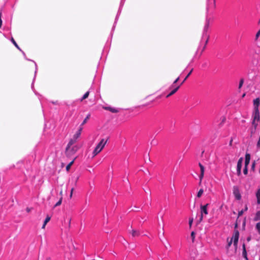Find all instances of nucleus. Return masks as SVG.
Returning <instances> with one entry per match:
<instances>
[{"label":"nucleus","instance_id":"f257e3e1","mask_svg":"<svg viewBox=\"0 0 260 260\" xmlns=\"http://www.w3.org/2000/svg\"><path fill=\"white\" fill-rule=\"evenodd\" d=\"M215 7V0H207L206 21L202 32V38L200 41V45L199 47V48H200L201 47L202 44H204L201 53L204 51L209 41V35L208 34V30L209 25L212 21V14ZM199 49V48H198V50Z\"/></svg>","mask_w":260,"mask_h":260},{"label":"nucleus","instance_id":"f03ea898","mask_svg":"<svg viewBox=\"0 0 260 260\" xmlns=\"http://www.w3.org/2000/svg\"><path fill=\"white\" fill-rule=\"evenodd\" d=\"M107 142V140L102 139L101 140V141L98 143L93 151V156H95L102 150Z\"/></svg>","mask_w":260,"mask_h":260},{"label":"nucleus","instance_id":"7ed1b4c3","mask_svg":"<svg viewBox=\"0 0 260 260\" xmlns=\"http://www.w3.org/2000/svg\"><path fill=\"white\" fill-rule=\"evenodd\" d=\"M209 204H206V205H201L200 206V212H201V215L200 217L199 218V219L198 220V222H201L203 219V217L205 215H207L208 214V207L209 206Z\"/></svg>","mask_w":260,"mask_h":260},{"label":"nucleus","instance_id":"20e7f679","mask_svg":"<svg viewBox=\"0 0 260 260\" xmlns=\"http://www.w3.org/2000/svg\"><path fill=\"white\" fill-rule=\"evenodd\" d=\"M252 118V124L254 125L255 127H256L257 126V124H255V121H259L260 123V114L258 108H256V110L254 109Z\"/></svg>","mask_w":260,"mask_h":260},{"label":"nucleus","instance_id":"39448f33","mask_svg":"<svg viewBox=\"0 0 260 260\" xmlns=\"http://www.w3.org/2000/svg\"><path fill=\"white\" fill-rule=\"evenodd\" d=\"M20 51H21L23 54V55L24 56V58L27 60H29V61H32L33 62H34L35 64V76H34V79H33V81H32V83L31 84V88L32 89L34 88V81H35V78H36V74H37V70H38V67H37V64L36 63V62L32 60H31V59H27L26 57V55H25V53H24V51H23L21 49V50H19Z\"/></svg>","mask_w":260,"mask_h":260},{"label":"nucleus","instance_id":"423d86ee","mask_svg":"<svg viewBox=\"0 0 260 260\" xmlns=\"http://www.w3.org/2000/svg\"><path fill=\"white\" fill-rule=\"evenodd\" d=\"M124 0H121V2H120V7H119V10H118V13H117V14L116 16V18H115V21H114V24H113V27H112V31H113L115 27V25H116V24L117 23V21L118 20V17H119V15H120V13L121 12V9H122V7L124 4Z\"/></svg>","mask_w":260,"mask_h":260},{"label":"nucleus","instance_id":"0eeeda50","mask_svg":"<svg viewBox=\"0 0 260 260\" xmlns=\"http://www.w3.org/2000/svg\"><path fill=\"white\" fill-rule=\"evenodd\" d=\"M243 161V157H240L237 162V174L238 176H240L241 174V168L242 166V163Z\"/></svg>","mask_w":260,"mask_h":260},{"label":"nucleus","instance_id":"6e6552de","mask_svg":"<svg viewBox=\"0 0 260 260\" xmlns=\"http://www.w3.org/2000/svg\"><path fill=\"white\" fill-rule=\"evenodd\" d=\"M239 237V232L238 231H235L234 234L233 236V241L234 246H235L236 249L237 247Z\"/></svg>","mask_w":260,"mask_h":260},{"label":"nucleus","instance_id":"1a4fd4ad","mask_svg":"<svg viewBox=\"0 0 260 260\" xmlns=\"http://www.w3.org/2000/svg\"><path fill=\"white\" fill-rule=\"evenodd\" d=\"M233 193L235 196V198L237 200H239L241 199V194L240 193V191H239V188L238 187H237V186L234 187Z\"/></svg>","mask_w":260,"mask_h":260},{"label":"nucleus","instance_id":"9d476101","mask_svg":"<svg viewBox=\"0 0 260 260\" xmlns=\"http://www.w3.org/2000/svg\"><path fill=\"white\" fill-rule=\"evenodd\" d=\"M77 140L76 139H75V138H74L73 137L70 140L66 149V151L67 152H68L70 150L71 146H72L74 143H75L77 142Z\"/></svg>","mask_w":260,"mask_h":260},{"label":"nucleus","instance_id":"9b49d317","mask_svg":"<svg viewBox=\"0 0 260 260\" xmlns=\"http://www.w3.org/2000/svg\"><path fill=\"white\" fill-rule=\"evenodd\" d=\"M104 109L106 110H108L110 112H111L112 113H118L119 110L118 109H117V108H113V107H105L104 108Z\"/></svg>","mask_w":260,"mask_h":260},{"label":"nucleus","instance_id":"f8f14e48","mask_svg":"<svg viewBox=\"0 0 260 260\" xmlns=\"http://www.w3.org/2000/svg\"><path fill=\"white\" fill-rule=\"evenodd\" d=\"M82 130H83V127L79 126L78 131L76 132V133L73 136V137L75 138V139H76L77 140L80 137Z\"/></svg>","mask_w":260,"mask_h":260},{"label":"nucleus","instance_id":"ddd939ff","mask_svg":"<svg viewBox=\"0 0 260 260\" xmlns=\"http://www.w3.org/2000/svg\"><path fill=\"white\" fill-rule=\"evenodd\" d=\"M242 249H243V251H242L243 257L245 259V260H248V258L247 257V251H246V246H245V244L244 243H243L242 245Z\"/></svg>","mask_w":260,"mask_h":260},{"label":"nucleus","instance_id":"4468645a","mask_svg":"<svg viewBox=\"0 0 260 260\" xmlns=\"http://www.w3.org/2000/svg\"><path fill=\"white\" fill-rule=\"evenodd\" d=\"M259 105H260L259 98H257L253 100V106H254V110H256V108L258 109V107H259Z\"/></svg>","mask_w":260,"mask_h":260},{"label":"nucleus","instance_id":"2eb2a0df","mask_svg":"<svg viewBox=\"0 0 260 260\" xmlns=\"http://www.w3.org/2000/svg\"><path fill=\"white\" fill-rule=\"evenodd\" d=\"M199 167H200V170H201V174L200 175L199 177H200V181H201V180H202V179L204 177V167L200 162L199 164Z\"/></svg>","mask_w":260,"mask_h":260},{"label":"nucleus","instance_id":"dca6fc26","mask_svg":"<svg viewBox=\"0 0 260 260\" xmlns=\"http://www.w3.org/2000/svg\"><path fill=\"white\" fill-rule=\"evenodd\" d=\"M250 155L248 153H246L245 158V165L244 166L248 167L250 162Z\"/></svg>","mask_w":260,"mask_h":260},{"label":"nucleus","instance_id":"f3484780","mask_svg":"<svg viewBox=\"0 0 260 260\" xmlns=\"http://www.w3.org/2000/svg\"><path fill=\"white\" fill-rule=\"evenodd\" d=\"M180 87V85L176 87L173 90H172L167 96H166V98H169L170 97V96L172 95L173 94H174L178 90V89Z\"/></svg>","mask_w":260,"mask_h":260},{"label":"nucleus","instance_id":"a211bd4d","mask_svg":"<svg viewBox=\"0 0 260 260\" xmlns=\"http://www.w3.org/2000/svg\"><path fill=\"white\" fill-rule=\"evenodd\" d=\"M90 117V114H87L85 118L83 120L81 124L80 125V127H83V126L87 122V120Z\"/></svg>","mask_w":260,"mask_h":260},{"label":"nucleus","instance_id":"6ab92c4d","mask_svg":"<svg viewBox=\"0 0 260 260\" xmlns=\"http://www.w3.org/2000/svg\"><path fill=\"white\" fill-rule=\"evenodd\" d=\"M260 220V210L256 212L255 216L253 218V220L255 221H258Z\"/></svg>","mask_w":260,"mask_h":260},{"label":"nucleus","instance_id":"aec40b11","mask_svg":"<svg viewBox=\"0 0 260 260\" xmlns=\"http://www.w3.org/2000/svg\"><path fill=\"white\" fill-rule=\"evenodd\" d=\"M132 235L133 237H138L140 235V232L139 231L136 230H132Z\"/></svg>","mask_w":260,"mask_h":260},{"label":"nucleus","instance_id":"412c9836","mask_svg":"<svg viewBox=\"0 0 260 260\" xmlns=\"http://www.w3.org/2000/svg\"><path fill=\"white\" fill-rule=\"evenodd\" d=\"M256 196L257 198V203L258 204H260V188L257 190Z\"/></svg>","mask_w":260,"mask_h":260},{"label":"nucleus","instance_id":"4be33fe9","mask_svg":"<svg viewBox=\"0 0 260 260\" xmlns=\"http://www.w3.org/2000/svg\"><path fill=\"white\" fill-rule=\"evenodd\" d=\"M11 41L12 42V43L14 44V45L19 50H21V49L19 47V46L18 45V44L16 43V42H15V41L14 40V39H13V38H12L11 39Z\"/></svg>","mask_w":260,"mask_h":260},{"label":"nucleus","instance_id":"5701e85b","mask_svg":"<svg viewBox=\"0 0 260 260\" xmlns=\"http://www.w3.org/2000/svg\"><path fill=\"white\" fill-rule=\"evenodd\" d=\"M203 192H204V190L202 188L200 189L199 190V191L198 192V193L197 195V198H200L202 196Z\"/></svg>","mask_w":260,"mask_h":260},{"label":"nucleus","instance_id":"b1692460","mask_svg":"<svg viewBox=\"0 0 260 260\" xmlns=\"http://www.w3.org/2000/svg\"><path fill=\"white\" fill-rule=\"evenodd\" d=\"M255 229L257 230L258 234H260V221L256 224Z\"/></svg>","mask_w":260,"mask_h":260},{"label":"nucleus","instance_id":"393cba45","mask_svg":"<svg viewBox=\"0 0 260 260\" xmlns=\"http://www.w3.org/2000/svg\"><path fill=\"white\" fill-rule=\"evenodd\" d=\"M244 79L242 78L240 79L239 84V86H238L239 89H240L242 87L243 83H244Z\"/></svg>","mask_w":260,"mask_h":260},{"label":"nucleus","instance_id":"a878e982","mask_svg":"<svg viewBox=\"0 0 260 260\" xmlns=\"http://www.w3.org/2000/svg\"><path fill=\"white\" fill-rule=\"evenodd\" d=\"M89 91H87L82 96V98L81 99V101H83V100L87 99L89 95Z\"/></svg>","mask_w":260,"mask_h":260},{"label":"nucleus","instance_id":"bb28decb","mask_svg":"<svg viewBox=\"0 0 260 260\" xmlns=\"http://www.w3.org/2000/svg\"><path fill=\"white\" fill-rule=\"evenodd\" d=\"M233 243V237L231 238L230 241L228 242V245L226 246V248L227 250L229 249V247L231 246Z\"/></svg>","mask_w":260,"mask_h":260},{"label":"nucleus","instance_id":"cd10ccee","mask_svg":"<svg viewBox=\"0 0 260 260\" xmlns=\"http://www.w3.org/2000/svg\"><path fill=\"white\" fill-rule=\"evenodd\" d=\"M74 163V160H72L71 162H70L66 167V170L67 171H69V170L71 168V166L73 165V164Z\"/></svg>","mask_w":260,"mask_h":260},{"label":"nucleus","instance_id":"c85d7f7f","mask_svg":"<svg viewBox=\"0 0 260 260\" xmlns=\"http://www.w3.org/2000/svg\"><path fill=\"white\" fill-rule=\"evenodd\" d=\"M193 71V69H192L191 70V71L188 73V74L187 75V76H186V77L184 78V79L183 80V81H182V82L181 83V85L182 84H183V83L187 79V78L190 75V74H191L192 72Z\"/></svg>","mask_w":260,"mask_h":260},{"label":"nucleus","instance_id":"c756f323","mask_svg":"<svg viewBox=\"0 0 260 260\" xmlns=\"http://www.w3.org/2000/svg\"><path fill=\"white\" fill-rule=\"evenodd\" d=\"M190 236L192 239V242H193L195 239V232L193 231L191 232Z\"/></svg>","mask_w":260,"mask_h":260},{"label":"nucleus","instance_id":"7c9ffc66","mask_svg":"<svg viewBox=\"0 0 260 260\" xmlns=\"http://www.w3.org/2000/svg\"><path fill=\"white\" fill-rule=\"evenodd\" d=\"M50 220V217H49V216H47L45 219V220H44V224H46L49 221V220Z\"/></svg>","mask_w":260,"mask_h":260},{"label":"nucleus","instance_id":"2f4dec72","mask_svg":"<svg viewBox=\"0 0 260 260\" xmlns=\"http://www.w3.org/2000/svg\"><path fill=\"white\" fill-rule=\"evenodd\" d=\"M243 173L245 175H247V173H248V167L244 166V170H243Z\"/></svg>","mask_w":260,"mask_h":260},{"label":"nucleus","instance_id":"473e14b6","mask_svg":"<svg viewBox=\"0 0 260 260\" xmlns=\"http://www.w3.org/2000/svg\"><path fill=\"white\" fill-rule=\"evenodd\" d=\"M62 199H60L55 205V207L58 206L61 204Z\"/></svg>","mask_w":260,"mask_h":260},{"label":"nucleus","instance_id":"72a5a7b5","mask_svg":"<svg viewBox=\"0 0 260 260\" xmlns=\"http://www.w3.org/2000/svg\"><path fill=\"white\" fill-rule=\"evenodd\" d=\"M259 36H260V30H259L256 34V35H255V40H256L258 39Z\"/></svg>","mask_w":260,"mask_h":260},{"label":"nucleus","instance_id":"f704fd0d","mask_svg":"<svg viewBox=\"0 0 260 260\" xmlns=\"http://www.w3.org/2000/svg\"><path fill=\"white\" fill-rule=\"evenodd\" d=\"M52 104H54V105H59V102L56 101H51L50 102Z\"/></svg>","mask_w":260,"mask_h":260},{"label":"nucleus","instance_id":"c9c22d12","mask_svg":"<svg viewBox=\"0 0 260 260\" xmlns=\"http://www.w3.org/2000/svg\"><path fill=\"white\" fill-rule=\"evenodd\" d=\"M193 218H189V224L190 226H191V224H192V223L193 222Z\"/></svg>","mask_w":260,"mask_h":260},{"label":"nucleus","instance_id":"e433bc0d","mask_svg":"<svg viewBox=\"0 0 260 260\" xmlns=\"http://www.w3.org/2000/svg\"><path fill=\"white\" fill-rule=\"evenodd\" d=\"M179 80V77H178V78H177V79H176L174 81V82H173V85H172V86H174V85L175 84H176V83L178 81V80Z\"/></svg>","mask_w":260,"mask_h":260},{"label":"nucleus","instance_id":"4c0bfd02","mask_svg":"<svg viewBox=\"0 0 260 260\" xmlns=\"http://www.w3.org/2000/svg\"><path fill=\"white\" fill-rule=\"evenodd\" d=\"M77 147L74 146L72 148V151H73L74 152H75L77 150Z\"/></svg>","mask_w":260,"mask_h":260},{"label":"nucleus","instance_id":"58836bf2","mask_svg":"<svg viewBox=\"0 0 260 260\" xmlns=\"http://www.w3.org/2000/svg\"><path fill=\"white\" fill-rule=\"evenodd\" d=\"M1 15H2V13L0 12V28L1 27L2 25V20L1 19Z\"/></svg>","mask_w":260,"mask_h":260},{"label":"nucleus","instance_id":"ea45409f","mask_svg":"<svg viewBox=\"0 0 260 260\" xmlns=\"http://www.w3.org/2000/svg\"><path fill=\"white\" fill-rule=\"evenodd\" d=\"M243 213V211L242 210L240 211L238 213L239 216H241Z\"/></svg>","mask_w":260,"mask_h":260},{"label":"nucleus","instance_id":"a19ab883","mask_svg":"<svg viewBox=\"0 0 260 260\" xmlns=\"http://www.w3.org/2000/svg\"><path fill=\"white\" fill-rule=\"evenodd\" d=\"M73 190H74V188H72L71 190V193H70V198H72V197Z\"/></svg>","mask_w":260,"mask_h":260},{"label":"nucleus","instance_id":"79ce46f5","mask_svg":"<svg viewBox=\"0 0 260 260\" xmlns=\"http://www.w3.org/2000/svg\"><path fill=\"white\" fill-rule=\"evenodd\" d=\"M30 210H31V209L30 208H26V211L27 212H29L30 211Z\"/></svg>","mask_w":260,"mask_h":260},{"label":"nucleus","instance_id":"37998d69","mask_svg":"<svg viewBox=\"0 0 260 260\" xmlns=\"http://www.w3.org/2000/svg\"><path fill=\"white\" fill-rule=\"evenodd\" d=\"M46 224H44V223H43V226H42V229H44V228H45V226H46Z\"/></svg>","mask_w":260,"mask_h":260},{"label":"nucleus","instance_id":"c03bdc74","mask_svg":"<svg viewBox=\"0 0 260 260\" xmlns=\"http://www.w3.org/2000/svg\"><path fill=\"white\" fill-rule=\"evenodd\" d=\"M254 165H255V164L254 162V163H253V164L252 165V168H253L254 167Z\"/></svg>","mask_w":260,"mask_h":260},{"label":"nucleus","instance_id":"a18cd8bd","mask_svg":"<svg viewBox=\"0 0 260 260\" xmlns=\"http://www.w3.org/2000/svg\"><path fill=\"white\" fill-rule=\"evenodd\" d=\"M250 237H248V238H247V241H250Z\"/></svg>","mask_w":260,"mask_h":260},{"label":"nucleus","instance_id":"49530a36","mask_svg":"<svg viewBox=\"0 0 260 260\" xmlns=\"http://www.w3.org/2000/svg\"><path fill=\"white\" fill-rule=\"evenodd\" d=\"M232 140H231V141H230V145L232 144Z\"/></svg>","mask_w":260,"mask_h":260},{"label":"nucleus","instance_id":"de8ad7c7","mask_svg":"<svg viewBox=\"0 0 260 260\" xmlns=\"http://www.w3.org/2000/svg\"><path fill=\"white\" fill-rule=\"evenodd\" d=\"M245 93H244V94H243V95H242V97H244V96H245Z\"/></svg>","mask_w":260,"mask_h":260},{"label":"nucleus","instance_id":"09e8293b","mask_svg":"<svg viewBox=\"0 0 260 260\" xmlns=\"http://www.w3.org/2000/svg\"><path fill=\"white\" fill-rule=\"evenodd\" d=\"M225 120V118H224L223 119H222V121H224V120Z\"/></svg>","mask_w":260,"mask_h":260},{"label":"nucleus","instance_id":"8fccbe9b","mask_svg":"<svg viewBox=\"0 0 260 260\" xmlns=\"http://www.w3.org/2000/svg\"><path fill=\"white\" fill-rule=\"evenodd\" d=\"M245 210H247V207H246V208H245Z\"/></svg>","mask_w":260,"mask_h":260}]
</instances>
